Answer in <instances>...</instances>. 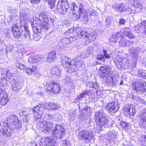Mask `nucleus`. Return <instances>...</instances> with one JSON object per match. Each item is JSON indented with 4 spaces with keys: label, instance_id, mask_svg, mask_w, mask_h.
<instances>
[{
    "label": "nucleus",
    "instance_id": "obj_9",
    "mask_svg": "<svg viewBox=\"0 0 146 146\" xmlns=\"http://www.w3.org/2000/svg\"><path fill=\"white\" fill-rule=\"evenodd\" d=\"M56 7L58 13L62 15H64L69 8L67 0H59Z\"/></svg>",
    "mask_w": 146,
    "mask_h": 146
},
{
    "label": "nucleus",
    "instance_id": "obj_57",
    "mask_svg": "<svg viewBox=\"0 0 146 146\" xmlns=\"http://www.w3.org/2000/svg\"><path fill=\"white\" fill-rule=\"evenodd\" d=\"M96 90V95H97V98H100L102 97L103 95L101 93V92L100 91V90H98V89H95Z\"/></svg>",
    "mask_w": 146,
    "mask_h": 146
},
{
    "label": "nucleus",
    "instance_id": "obj_40",
    "mask_svg": "<svg viewBox=\"0 0 146 146\" xmlns=\"http://www.w3.org/2000/svg\"><path fill=\"white\" fill-rule=\"evenodd\" d=\"M113 21L112 16H108L106 17L105 20L106 26V27H108L111 25V23Z\"/></svg>",
    "mask_w": 146,
    "mask_h": 146
},
{
    "label": "nucleus",
    "instance_id": "obj_15",
    "mask_svg": "<svg viewBox=\"0 0 146 146\" xmlns=\"http://www.w3.org/2000/svg\"><path fill=\"white\" fill-rule=\"evenodd\" d=\"M38 123L39 124L40 126H42L43 128L42 129V131L45 133L49 132L52 130L53 127V122L52 121H46L44 120L43 118L38 121Z\"/></svg>",
    "mask_w": 146,
    "mask_h": 146
},
{
    "label": "nucleus",
    "instance_id": "obj_49",
    "mask_svg": "<svg viewBox=\"0 0 146 146\" xmlns=\"http://www.w3.org/2000/svg\"><path fill=\"white\" fill-rule=\"evenodd\" d=\"M42 12L46 13L47 16V13L46 12H41L40 13H42ZM47 17H48V16H47ZM47 19H48V26H47V28H48V27L49 26L50 23H51L52 24H53V23L55 21V18L53 16H51L50 18V22L49 21L48 18H47Z\"/></svg>",
    "mask_w": 146,
    "mask_h": 146
},
{
    "label": "nucleus",
    "instance_id": "obj_50",
    "mask_svg": "<svg viewBox=\"0 0 146 146\" xmlns=\"http://www.w3.org/2000/svg\"><path fill=\"white\" fill-rule=\"evenodd\" d=\"M64 47L62 45L60 44V42H59V44L57 46H56L54 47V50L53 52H56L58 51L61 50Z\"/></svg>",
    "mask_w": 146,
    "mask_h": 146
},
{
    "label": "nucleus",
    "instance_id": "obj_43",
    "mask_svg": "<svg viewBox=\"0 0 146 146\" xmlns=\"http://www.w3.org/2000/svg\"><path fill=\"white\" fill-rule=\"evenodd\" d=\"M76 114V111H73L69 112L68 113V119L70 121H73L74 119Z\"/></svg>",
    "mask_w": 146,
    "mask_h": 146
},
{
    "label": "nucleus",
    "instance_id": "obj_11",
    "mask_svg": "<svg viewBox=\"0 0 146 146\" xmlns=\"http://www.w3.org/2000/svg\"><path fill=\"white\" fill-rule=\"evenodd\" d=\"M130 50L131 51V56L132 58L131 61V64H130L131 68H134L137 66V60L138 58L139 54L141 52V49L139 47L135 48L132 47Z\"/></svg>",
    "mask_w": 146,
    "mask_h": 146
},
{
    "label": "nucleus",
    "instance_id": "obj_47",
    "mask_svg": "<svg viewBox=\"0 0 146 146\" xmlns=\"http://www.w3.org/2000/svg\"><path fill=\"white\" fill-rule=\"evenodd\" d=\"M2 74L4 75V76H6L8 78L11 75V73L9 72V70L8 69H6L3 71Z\"/></svg>",
    "mask_w": 146,
    "mask_h": 146
},
{
    "label": "nucleus",
    "instance_id": "obj_39",
    "mask_svg": "<svg viewBox=\"0 0 146 146\" xmlns=\"http://www.w3.org/2000/svg\"><path fill=\"white\" fill-rule=\"evenodd\" d=\"M137 76L146 79V73L143 70H137Z\"/></svg>",
    "mask_w": 146,
    "mask_h": 146
},
{
    "label": "nucleus",
    "instance_id": "obj_28",
    "mask_svg": "<svg viewBox=\"0 0 146 146\" xmlns=\"http://www.w3.org/2000/svg\"><path fill=\"white\" fill-rule=\"evenodd\" d=\"M123 34L121 32H118L116 34L112 35L110 37V41L115 43L117 41L118 39L122 37Z\"/></svg>",
    "mask_w": 146,
    "mask_h": 146
},
{
    "label": "nucleus",
    "instance_id": "obj_22",
    "mask_svg": "<svg viewBox=\"0 0 146 146\" xmlns=\"http://www.w3.org/2000/svg\"><path fill=\"white\" fill-rule=\"evenodd\" d=\"M141 113V115L139 117V125L146 129V109L142 110Z\"/></svg>",
    "mask_w": 146,
    "mask_h": 146
},
{
    "label": "nucleus",
    "instance_id": "obj_33",
    "mask_svg": "<svg viewBox=\"0 0 146 146\" xmlns=\"http://www.w3.org/2000/svg\"><path fill=\"white\" fill-rule=\"evenodd\" d=\"M62 70L59 66H55L52 70L53 74H55L56 76L59 77L61 76Z\"/></svg>",
    "mask_w": 146,
    "mask_h": 146
},
{
    "label": "nucleus",
    "instance_id": "obj_29",
    "mask_svg": "<svg viewBox=\"0 0 146 146\" xmlns=\"http://www.w3.org/2000/svg\"><path fill=\"white\" fill-rule=\"evenodd\" d=\"M48 110L52 111L58 110L60 108V105L57 103L49 102L47 104Z\"/></svg>",
    "mask_w": 146,
    "mask_h": 146
},
{
    "label": "nucleus",
    "instance_id": "obj_38",
    "mask_svg": "<svg viewBox=\"0 0 146 146\" xmlns=\"http://www.w3.org/2000/svg\"><path fill=\"white\" fill-rule=\"evenodd\" d=\"M89 96V98H90V96L88 94V91L87 90H84L80 95L77 96V97L79 100L80 101L82 100V98H87L86 96Z\"/></svg>",
    "mask_w": 146,
    "mask_h": 146
},
{
    "label": "nucleus",
    "instance_id": "obj_16",
    "mask_svg": "<svg viewBox=\"0 0 146 146\" xmlns=\"http://www.w3.org/2000/svg\"><path fill=\"white\" fill-rule=\"evenodd\" d=\"M115 64L118 69L121 70H125L131 68L129 61L127 58L122 59L121 62L116 61Z\"/></svg>",
    "mask_w": 146,
    "mask_h": 146
},
{
    "label": "nucleus",
    "instance_id": "obj_44",
    "mask_svg": "<svg viewBox=\"0 0 146 146\" xmlns=\"http://www.w3.org/2000/svg\"><path fill=\"white\" fill-rule=\"evenodd\" d=\"M140 25L143 32L146 34V21H142L140 23Z\"/></svg>",
    "mask_w": 146,
    "mask_h": 146
},
{
    "label": "nucleus",
    "instance_id": "obj_62",
    "mask_svg": "<svg viewBox=\"0 0 146 146\" xmlns=\"http://www.w3.org/2000/svg\"><path fill=\"white\" fill-rule=\"evenodd\" d=\"M141 27L140 26V23H139L135 25L133 28H134L135 30H142Z\"/></svg>",
    "mask_w": 146,
    "mask_h": 146
},
{
    "label": "nucleus",
    "instance_id": "obj_24",
    "mask_svg": "<svg viewBox=\"0 0 146 146\" xmlns=\"http://www.w3.org/2000/svg\"><path fill=\"white\" fill-rule=\"evenodd\" d=\"M112 8L115 10L119 13L125 11L128 9L127 6L123 4H116L112 5Z\"/></svg>",
    "mask_w": 146,
    "mask_h": 146
},
{
    "label": "nucleus",
    "instance_id": "obj_25",
    "mask_svg": "<svg viewBox=\"0 0 146 146\" xmlns=\"http://www.w3.org/2000/svg\"><path fill=\"white\" fill-rule=\"evenodd\" d=\"M72 8H71L72 9ZM72 14L77 13H87L86 12V10L85 9V7L82 4H81L79 5V7H78V6H75V7H72Z\"/></svg>",
    "mask_w": 146,
    "mask_h": 146
},
{
    "label": "nucleus",
    "instance_id": "obj_7",
    "mask_svg": "<svg viewBox=\"0 0 146 146\" xmlns=\"http://www.w3.org/2000/svg\"><path fill=\"white\" fill-rule=\"evenodd\" d=\"M6 124L9 126L15 128L16 130H18L21 127V123L19 120L18 117L13 114H11L7 118Z\"/></svg>",
    "mask_w": 146,
    "mask_h": 146
},
{
    "label": "nucleus",
    "instance_id": "obj_60",
    "mask_svg": "<svg viewBox=\"0 0 146 146\" xmlns=\"http://www.w3.org/2000/svg\"><path fill=\"white\" fill-rule=\"evenodd\" d=\"M80 28L78 27H73L68 29L70 32V33H73L74 31H75L78 30H79L80 29Z\"/></svg>",
    "mask_w": 146,
    "mask_h": 146
},
{
    "label": "nucleus",
    "instance_id": "obj_63",
    "mask_svg": "<svg viewBox=\"0 0 146 146\" xmlns=\"http://www.w3.org/2000/svg\"><path fill=\"white\" fill-rule=\"evenodd\" d=\"M135 6L136 7H137L141 9H142L143 8V5L141 3H139V1H138V3L137 4H136Z\"/></svg>",
    "mask_w": 146,
    "mask_h": 146
},
{
    "label": "nucleus",
    "instance_id": "obj_30",
    "mask_svg": "<svg viewBox=\"0 0 146 146\" xmlns=\"http://www.w3.org/2000/svg\"><path fill=\"white\" fill-rule=\"evenodd\" d=\"M56 54L55 52L52 51L49 52L46 58V61L49 63L54 61L56 59Z\"/></svg>",
    "mask_w": 146,
    "mask_h": 146
},
{
    "label": "nucleus",
    "instance_id": "obj_31",
    "mask_svg": "<svg viewBox=\"0 0 146 146\" xmlns=\"http://www.w3.org/2000/svg\"><path fill=\"white\" fill-rule=\"evenodd\" d=\"M77 32V36L78 37L81 38H85L87 37L88 32L86 31H83L80 29L78 30Z\"/></svg>",
    "mask_w": 146,
    "mask_h": 146
},
{
    "label": "nucleus",
    "instance_id": "obj_13",
    "mask_svg": "<svg viewBox=\"0 0 146 146\" xmlns=\"http://www.w3.org/2000/svg\"><path fill=\"white\" fill-rule=\"evenodd\" d=\"M46 88L48 91L55 94L59 93L61 90L60 84L54 81L47 82Z\"/></svg>",
    "mask_w": 146,
    "mask_h": 146
},
{
    "label": "nucleus",
    "instance_id": "obj_6",
    "mask_svg": "<svg viewBox=\"0 0 146 146\" xmlns=\"http://www.w3.org/2000/svg\"><path fill=\"white\" fill-rule=\"evenodd\" d=\"M132 87L137 94H143L146 91V82L141 79L137 80L132 83Z\"/></svg>",
    "mask_w": 146,
    "mask_h": 146
},
{
    "label": "nucleus",
    "instance_id": "obj_53",
    "mask_svg": "<svg viewBox=\"0 0 146 146\" xmlns=\"http://www.w3.org/2000/svg\"><path fill=\"white\" fill-rule=\"evenodd\" d=\"M120 124L123 128H126L128 127L129 124L128 123L124 121H121Z\"/></svg>",
    "mask_w": 146,
    "mask_h": 146
},
{
    "label": "nucleus",
    "instance_id": "obj_3",
    "mask_svg": "<svg viewBox=\"0 0 146 146\" xmlns=\"http://www.w3.org/2000/svg\"><path fill=\"white\" fill-rule=\"evenodd\" d=\"M94 118L95 121L100 131L106 130L111 126L109 119L102 109L95 112Z\"/></svg>",
    "mask_w": 146,
    "mask_h": 146
},
{
    "label": "nucleus",
    "instance_id": "obj_18",
    "mask_svg": "<svg viewBox=\"0 0 146 146\" xmlns=\"http://www.w3.org/2000/svg\"><path fill=\"white\" fill-rule=\"evenodd\" d=\"M123 110L124 114L126 116H133L135 114V110H133V106L132 104L125 105Z\"/></svg>",
    "mask_w": 146,
    "mask_h": 146
},
{
    "label": "nucleus",
    "instance_id": "obj_51",
    "mask_svg": "<svg viewBox=\"0 0 146 146\" xmlns=\"http://www.w3.org/2000/svg\"><path fill=\"white\" fill-rule=\"evenodd\" d=\"M47 103H43V104H38V106L39 107L40 110H42V111L43 112L44 110V108H46V107H47Z\"/></svg>",
    "mask_w": 146,
    "mask_h": 146
},
{
    "label": "nucleus",
    "instance_id": "obj_56",
    "mask_svg": "<svg viewBox=\"0 0 146 146\" xmlns=\"http://www.w3.org/2000/svg\"><path fill=\"white\" fill-rule=\"evenodd\" d=\"M138 0H129V3L132 5H135L138 3Z\"/></svg>",
    "mask_w": 146,
    "mask_h": 146
},
{
    "label": "nucleus",
    "instance_id": "obj_45",
    "mask_svg": "<svg viewBox=\"0 0 146 146\" xmlns=\"http://www.w3.org/2000/svg\"><path fill=\"white\" fill-rule=\"evenodd\" d=\"M54 116L51 114H48L44 116V120H46L47 121H53Z\"/></svg>",
    "mask_w": 146,
    "mask_h": 146
},
{
    "label": "nucleus",
    "instance_id": "obj_41",
    "mask_svg": "<svg viewBox=\"0 0 146 146\" xmlns=\"http://www.w3.org/2000/svg\"><path fill=\"white\" fill-rule=\"evenodd\" d=\"M68 38H64L60 41V44L64 46H66L67 44H70Z\"/></svg>",
    "mask_w": 146,
    "mask_h": 146
},
{
    "label": "nucleus",
    "instance_id": "obj_48",
    "mask_svg": "<svg viewBox=\"0 0 146 146\" xmlns=\"http://www.w3.org/2000/svg\"><path fill=\"white\" fill-rule=\"evenodd\" d=\"M106 134H104V135L102 136L100 138V141H101L103 142H106L107 141L109 140L108 138V136H106Z\"/></svg>",
    "mask_w": 146,
    "mask_h": 146
},
{
    "label": "nucleus",
    "instance_id": "obj_46",
    "mask_svg": "<svg viewBox=\"0 0 146 146\" xmlns=\"http://www.w3.org/2000/svg\"><path fill=\"white\" fill-rule=\"evenodd\" d=\"M16 67L19 68V69L23 70H24L26 66L24 64L19 62H16Z\"/></svg>",
    "mask_w": 146,
    "mask_h": 146
},
{
    "label": "nucleus",
    "instance_id": "obj_20",
    "mask_svg": "<svg viewBox=\"0 0 146 146\" xmlns=\"http://www.w3.org/2000/svg\"><path fill=\"white\" fill-rule=\"evenodd\" d=\"M11 85L12 90L16 92H18L23 86V82L18 79L13 80L11 82Z\"/></svg>",
    "mask_w": 146,
    "mask_h": 146
},
{
    "label": "nucleus",
    "instance_id": "obj_32",
    "mask_svg": "<svg viewBox=\"0 0 146 146\" xmlns=\"http://www.w3.org/2000/svg\"><path fill=\"white\" fill-rule=\"evenodd\" d=\"M41 58L38 55L31 56L28 58V62L30 63H36L40 60Z\"/></svg>",
    "mask_w": 146,
    "mask_h": 146
},
{
    "label": "nucleus",
    "instance_id": "obj_5",
    "mask_svg": "<svg viewBox=\"0 0 146 146\" xmlns=\"http://www.w3.org/2000/svg\"><path fill=\"white\" fill-rule=\"evenodd\" d=\"M111 67L106 65L101 66L98 72L99 76L101 78L107 77L106 82L108 85L111 86H115L118 83L117 79L112 74Z\"/></svg>",
    "mask_w": 146,
    "mask_h": 146
},
{
    "label": "nucleus",
    "instance_id": "obj_14",
    "mask_svg": "<svg viewBox=\"0 0 146 146\" xmlns=\"http://www.w3.org/2000/svg\"><path fill=\"white\" fill-rule=\"evenodd\" d=\"M119 108L118 103L113 101L108 103L106 106L105 109L109 113L112 115L118 111Z\"/></svg>",
    "mask_w": 146,
    "mask_h": 146
},
{
    "label": "nucleus",
    "instance_id": "obj_8",
    "mask_svg": "<svg viewBox=\"0 0 146 146\" xmlns=\"http://www.w3.org/2000/svg\"><path fill=\"white\" fill-rule=\"evenodd\" d=\"M66 131L64 127L62 125L56 124L52 131V134L54 138L60 139L65 136Z\"/></svg>",
    "mask_w": 146,
    "mask_h": 146
},
{
    "label": "nucleus",
    "instance_id": "obj_19",
    "mask_svg": "<svg viewBox=\"0 0 146 146\" xmlns=\"http://www.w3.org/2000/svg\"><path fill=\"white\" fill-rule=\"evenodd\" d=\"M111 57L110 55L108 53L107 50L104 49L97 54L96 56L97 60L103 62H105L106 59H108Z\"/></svg>",
    "mask_w": 146,
    "mask_h": 146
},
{
    "label": "nucleus",
    "instance_id": "obj_1",
    "mask_svg": "<svg viewBox=\"0 0 146 146\" xmlns=\"http://www.w3.org/2000/svg\"><path fill=\"white\" fill-rule=\"evenodd\" d=\"M20 24L15 23L12 25L11 30L15 39H18L20 37L31 39L30 32L27 24L29 17L27 14L21 12L19 13Z\"/></svg>",
    "mask_w": 146,
    "mask_h": 146
},
{
    "label": "nucleus",
    "instance_id": "obj_34",
    "mask_svg": "<svg viewBox=\"0 0 146 146\" xmlns=\"http://www.w3.org/2000/svg\"><path fill=\"white\" fill-rule=\"evenodd\" d=\"M123 33L125 36H127L130 38L133 39L135 37L130 30L128 28H125L123 31Z\"/></svg>",
    "mask_w": 146,
    "mask_h": 146
},
{
    "label": "nucleus",
    "instance_id": "obj_10",
    "mask_svg": "<svg viewBox=\"0 0 146 146\" xmlns=\"http://www.w3.org/2000/svg\"><path fill=\"white\" fill-rule=\"evenodd\" d=\"M78 137L80 140L83 141L86 143H89L93 137V134L91 131L82 130L79 132Z\"/></svg>",
    "mask_w": 146,
    "mask_h": 146
},
{
    "label": "nucleus",
    "instance_id": "obj_17",
    "mask_svg": "<svg viewBox=\"0 0 146 146\" xmlns=\"http://www.w3.org/2000/svg\"><path fill=\"white\" fill-rule=\"evenodd\" d=\"M82 111V116L83 119L87 120V122H86L90 123L92 121L90 118H88V113H91L92 112V109L91 108L88 106V105L86 104Z\"/></svg>",
    "mask_w": 146,
    "mask_h": 146
},
{
    "label": "nucleus",
    "instance_id": "obj_52",
    "mask_svg": "<svg viewBox=\"0 0 146 146\" xmlns=\"http://www.w3.org/2000/svg\"><path fill=\"white\" fill-rule=\"evenodd\" d=\"M48 2L50 8L52 9L55 5V0H50Z\"/></svg>",
    "mask_w": 146,
    "mask_h": 146
},
{
    "label": "nucleus",
    "instance_id": "obj_23",
    "mask_svg": "<svg viewBox=\"0 0 146 146\" xmlns=\"http://www.w3.org/2000/svg\"><path fill=\"white\" fill-rule=\"evenodd\" d=\"M119 40V45L122 47H132L131 49L133 47V44L134 42L133 40H127L123 37L122 35V37ZM133 48H134L133 47Z\"/></svg>",
    "mask_w": 146,
    "mask_h": 146
},
{
    "label": "nucleus",
    "instance_id": "obj_35",
    "mask_svg": "<svg viewBox=\"0 0 146 146\" xmlns=\"http://www.w3.org/2000/svg\"><path fill=\"white\" fill-rule=\"evenodd\" d=\"M96 33L95 31L89 33L88 32V35L87 38H88L90 42H92L94 40L96 39Z\"/></svg>",
    "mask_w": 146,
    "mask_h": 146
},
{
    "label": "nucleus",
    "instance_id": "obj_55",
    "mask_svg": "<svg viewBox=\"0 0 146 146\" xmlns=\"http://www.w3.org/2000/svg\"><path fill=\"white\" fill-rule=\"evenodd\" d=\"M93 51V48L91 46H89L88 47V48L87 49L86 53H87V54L88 55H89V54L92 53Z\"/></svg>",
    "mask_w": 146,
    "mask_h": 146
},
{
    "label": "nucleus",
    "instance_id": "obj_64",
    "mask_svg": "<svg viewBox=\"0 0 146 146\" xmlns=\"http://www.w3.org/2000/svg\"><path fill=\"white\" fill-rule=\"evenodd\" d=\"M63 143L66 146H68L70 144V142L66 139L63 140Z\"/></svg>",
    "mask_w": 146,
    "mask_h": 146
},
{
    "label": "nucleus",
    "instance_id": "obj_12",
    "mask_svg": "<svg viewBox=\"0 0 146 146\" xmlns=\"http://www.w3.org/2000/svg\"><path fill=\"white\" fill-rule=\"evenodd\" d=\"M55 141L51 137H42L38 140L35 144V146H54Z\"/></svg>",
    "mask_w": 146,
    "mask_h": 146
},
{
    "label": "nucleus",
    "instance_id": "obj_4",
    "mask_svg": "<svg viewBox=\"0 0 146 146\" xmlns=\"http://www.w3.org/2000/svg\"><path fill=\"white\" fill-rule=\"evenodd\" d=\"M63 67L67 68V71L70 73H73L76 70V68L81 67L84 64L82 59L78 57L73 60L66 57H63L61 59Z\"/></svg>",
    "mask_w": 146,
    "mask_h": 146
},
{
    "label": "nucleus",
    "instance_id": "obj_59",
    "mask_svg": "<svg viewBox=\"0 0 146 146\" xmlns=\"http://www.w3.org/2000/svg\"><path fill=\"white\" fill-rule=\"evenodd\" d=\"M13 48V46L11 45H9L6 46V53L8 52H11V50Z\"/></svg>",
    "mask_w": 146,
    "mask_h": 146
},
{
    "label": "nucleus",
    "instance_id": "obj_2",
    "mask_svg": "<svg viewBox=\"0 0 146 146\" xmlns=\"http://www.w3.org/2000/svg\"><path fill=\"white\" fill-rule=\"evenodd\" d=\"M48 19L46 13L42 12L40 13L37 17L33 18V21H31V24L33 31L35 33L33 38L31 39L24 37L25 39H33L35 41H38L41 38L42 33L44 29L48 30L47 26L48 24Z\"/></svg>",
    "mask_w": 146,
    "mask_h": 146
},
{
    "label": "nucleus",
    "instance_id": "obj_54",
    "mask_svg": "<svg viewBox=\"0 0 146 146\" xmlns=\"http://www.w3.org/2000/svg\"><path fill=\"white\" fill-rule=\"evenodd\" d=\"M71 81V79L68 77L64 80V82L66 85L71 84L72 83Z\"/></svg>",
    "mask_w": 146,
    "mask_h": 146
},
{
    "label": "nucleus",
    "instance_id": "obj_42",
    "mask_svg": "<svg viewBox=\"0 0 146 146\" xmlns=\"http://www.w3.org/2000/svg\"><path fill=\"white\" fill-rule=\"evenodd\" d=\"M8 98L7 97V95L3 96L0 98V105H5L8 102Z\"/></svg>",
    "mask_w": 146,
    "mask_h": 146
},
{
    "label": "nucleus",
    "instance_id": "obj_61",
    "mask_svg": "<svg viewBox=\"0 0 146 146\" xmlns=\"http://www.w3.org/2000/svg\"><path fill=\"white\" fill-rule=\"evenodd\" d=\"M19 115L20 117H21L22 115H23L25 116V117L27 116V114L26 111L25 109L23 110L22 111H21V113H19Z\"/></svg>",
    "mask_w": 146,
    "mask_h": 146
},
{
    "label": "nucleus",
    "instance_id": "obj_27",
    "mask_svg": "<svg viewBox=\"0 0 146 146\" xmlns=\"http://www.w3.org/2000/svg\"><path fill=\"white\" fill-rule=\"evenodd\" d=\"M118 133L113 130L110 131L108 133H106L109 140L113 141L116 138Z\"/></svg>",
    "mask_w": 146,
    "mask_h": 146
},
{
    "label": "nucleus",
    "instance_id": "obj_36",
    "mask_svg": "<svg viewBox=\"0 0 146 146\" xmlns=\"http://www.w3.org/2000/svg\"><path fill=\"white\" fill-rule=\"evenodd\" d=\"M37 67L36 66H33L29 67L26 66L25 71L28 74H31L32 72L35 71Z\"/></svg>",
    "mask_w": 146,
    "mask_h": 146
},
{
    "label": "nucleus",
    "instance_id": "obj_26",
    "mask_svg": "<svg viewBox=\"0 0 146 146\" xmlns=\"http://www.w3.org/2000/svg\"><path fill=\"white\" fill-rule=\"evenodd\" d=\"M74 19L76 20L80 19L82 21L87 20L88 19V13H75L73 14Z\"/></svg>",
    "mask_w": 146,
    "mask_h": 146
},
{
    "label": "nucleus",
    "instance_id": "obj_37",
    "mask_svg": "<svg viewBox=\"0 0 146 146\" xmlns=\"http://www.w3.org/2000/svg\"><path fill=\"white\" fill-rule=\"evenodd\" d=\"M87 86L95 89H98L99 85L96 82L89 81L87 84Z\"/></svg>",
    "mask_w": 146,
    "mask_h": 146
},
{
    "label": "nucleus",
    "instance_id": "obj_58",
    "mask_svg": "<svg viewBox=\"0 0 146 146\" xmlns=\"http://www.w3.org/2000/svg\"><path fill=\"white\" fill-rule=\"evenodd\" d=\"M126 22V20L123 18H121L119 19V23L120 25H124Z\"/></svg>",
    "mask_w": 146,
    "mask_h": 146
},
{
    "label": "nucleus",
    "instance_id": "obj_21",
    "mask_svg": "<svg viewBox=\"0 0 146 146\" xmlns=\"http://www.w3.org/2000/svg\"><path fill=\"white\" fill-rule=\"evenodd\" d=\"M33 112L35 118L36 120L38 121L42 118V110H40L39 107L38 106V105L36 106L33 108Z\"/></svg>",
    "mask_w": 146,
    "mask_h": 146
}]
</instances>
